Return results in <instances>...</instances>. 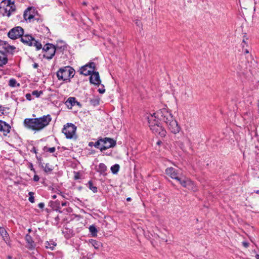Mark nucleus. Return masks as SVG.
Returning a JSON list of instances; mask_svg holds the SVG:
<instances>
[{"label":"nucleus","instance_id":"46","mask_svg":"<svg viewBox=\"0 0 259 259\" xmlns=\"http://www.w3.org/2000/svg\"><path fill=\"white\" fill-rule=\"evenodd\" d=\"M38 67V65L37 63H34L33 64V67L34 68H37V67Z\"/></svg>","mask_w":259,"mask_h":259},{"label":"nucleus","instance_id":"34","mask_svg":"<svg viewBox=\"0 0 259 259\" xmlns=\"http://www.w3.org/2000/svg\"><path fill=\"white\" fill-rule=\"evenodd\" d=\"M28 195L29 196L28 200L31 203L34 202V197L33 196L34 193L32 192H29L28 193Z\"/></svg>","mask_w":259,"mask_h":259},{"label":"nucleus","instance_id":"33","mask_svg":"<svg viewBox=\"0 0 259 259\" xmlns=\"http://www.w3.org/2000/svg\"><path fill=\"white\" fill-rule=\"evenodd\" d=\"M43 94V92L42 91H37L34 90L32 91V95L35 96L37 98L39 97V96Z\"/></svg>","mask_w":259,"mask_h":259},{"label":"nucleus","instance_id":"17","mask_svg":"<svg viewBox=\"0 0 259 259\" xmlns=\"http://www.w3.org/2000/svg\"><path fill=\"white\" fill-rule=\"evenodd\" d=\"M165 173L167 175L169 176L171 179L178 181V173L177 169L170 167L166 169Z\"/></svg>","mask_w":259,"mask_h":259},{"label":"nucleus","instance_id":"16","mask_svg":"<svg viewBox=\"0 0 259 259\" xmlns=\"http://www.w3.org/2000/svg\"><path fill=\"white\" fill-rule=\"evenodd\" d=\"M90 77V81L91 83L96 85H99L101 83L99 73L98 72H92Z\"/></svg>","mask_w":259,"mask_h":259},{"label":"nucleus","instance_id":"59","mask_svg":"<svg viewBox=\"0 0 259 259\" xmlns=\"http://www.w3.org/2000/svg\"><path fill=\"white\" fill-rule=\"evenodd\" d=\"M82 4H83V5H87V3H86L85 2H83V3H82Z\"/></svg>","mask_w":259,"mask_h":259},{"label":"nucleus","instance_id":"13","mask_svg":"<svg viewBox=\"0 0 259 259\" xmlns=\"http://www.w3.org/2000/svg\"><path fill=\"white\" fill-rule=\"evenodd\" d=\"M35 10L33 7H28L24 11L23 14L24 19L26 21L31 22L34 17Z\"/></svg>","mask_w":259,"mask_h":259},{"label":"nucleus","instance_id":"26","mask_svg":"<svg viewBox=\"0 0 259 259\" xmlns=\"http://www.w3.org/2000/svg\"><path fill=\"white\" fill-rule=\"evenodd\" d=\"M9 85L12 88L19 87L20 84L17 82L16 79L14 78H11L9 81Z\"/></svg>","mask_w":259,"mask_h":259},{"label":"nucleus","instance_id":"2","mask_svg":"<svg viewBox=\"0 0 259 259\" xmlns=\"http://www.w3.org/2000/svg\"><path fill=\"white\" fill-rule=\"evenodd\" d=\"M52 120L50 115H43L37 118H27L23 122L24 127L28 130L39 132L48 126Z\"/></svg>","mask_w":259,"mask_h":259},{"label":"nucleus","instance_id":"41","mask_svg":"<svg viewBox=\"0 0 259 259\" xmlns=\"http://www.w3.org/2000/svg\"><path fill=\"white\" fill-rule=\"evenodd\" d=\"M38 206L40 208L43 209L44 208V206H45V203L44 202H40V203H38Z\"/></svg>","mask_w":259,"mask_h":259},{"label":"nucleus","instance_id":"24","mask_svg":"<svg viewBox=\"0 0 259 259\" xmlns=\"http://www.w3.org/2000/svg\"><path fill=\"white\" fill-rule=\"evenodd\" d=\"M57 243L53 240H50L49 241H46L45 243V246L47 248H49L52 250H53L55 247L56 246Z\"/></svg>","mask_w":259,"mask_h":259},{"label":"nucleus","instance_id":"30","mask_svg":"<svg viewBox=\"0 0 259 259\" xmlns=\"http://www.w3.org/2000/svg\"><path fill=\"white\" fill-rule=\"evenodd\" d=\"M88 187L94 193H96L98 191L97 187L93 186V184L92 181H90L88 182Z\"/></svg>","mask_w":259,"mask_h":259},{"label":"nucleus","instance_id":"40","mask_svg":"<svg viewBox=\"0 0 259 259\" xmlns=\"http://www.w3.org/2000/svg\"><path fill=\"white\" fill-rule=\"evenodd\" d=\"M39 180V177L38 175H35L33 177V181L34 182H38Z\"/></svg>","mask_w":259,"mask_h":259},{"label":"nucleus","instance_id":"5","mask_svg":"<svg viewBox=\"0 0 259 259\" xmlns=\"http://www.w3.org/2000/svg\"><path fill=\"white\" fill-rule=\"evenodd\" d=\"M147 119L150 130L154 134L161 137L166 135V131L162 127L160 121L154 119V117L152 116H148Z\"/></svg>","mask_w":259,"mask_h":259},{"label":"nucleus","instance_id":"29","mask_svg":"<svg viewBox=\"0 0 259 259\" xmlns=\"http://www.w3.org/2000/svg\"><path fill=\"white\" fill-rule=\"evenodd\" d=\"M89 231L93 237H95L97 235V234L98 232V230L94 225H92L90 226Z\"/></svg>","mask_w":259,"mask_h":259},{"label":"nucleus","instance_id":"15","mask_svg":"<svg viewBox=\"0 0 259 259\" xmlns=\"http://www.w3.org/2000/svg\"><path fill=\"white\" fill-rule=\"evenodd\" d=\"M55 48L56 49V55H59L63 54L64 52L67 50V46L64 42L61 41L55 46Z\"/></svg>","mask_w":259,"mask_h":259},{"label":"nucleus","instance_id":"21","mask_svg":"<svg viewBox=\"0 0 259 259\" xmlns=\"http://www.w3.org/2000/svg\"><path fill=\"white\" fill-rule=\"evenodd\" d=\"M50 203V206L54 210L58 211L60 213L62 212V211L61 210V207L60 206V203L58 200L55 201L54 202L51 201Z\"/></svg>","mask_w":259,"mask_h":259},{"label":"nucleus","instance_id":"52","mask_svg":"<svg viewBox=\"0 0 259 259\" xmlns=\"http://www.w3.org/2000/svg\"><path fill=\"white\" fill-rule=\"evenodd\" d=\"M56 197H57V196H56V195H53V196H52V198H53V199H56Z\"/></svg>","mask_w":259,"mask_h":259},{"label":"nucleus","instance_id":"18","mask_svg":"<svg viewBox=\"0 0 259 259\" xmlns=\"http://www.w3.org/2000/svg\"><path fill=\"white\" fill-rule=\"evenodd\" d=\"M10 126L5 121L0 120V131L6 136L10 132Z\"/></svg>","mask_w":259,"mask_h":259},{"label":"nucleus","instance_id":"12","mask_svg":"<svg viewBox=\"0 0 259 259\" xmlns=\"http://www.w3.org/2000/svg\"><path fill=\"white\" fill-rule=\"evenodd\" d=\"M116 145V140L110 138H104L102 139V145L101 147V151L103 152L107 149L114 147Z\"/></svg>","mask_w":259,"mask_h":259},{"label":"nucleus","instance_id":"38","mask_svg":"<svg viewBox=\"0 0 259 259\" xmlns=\"http://www.w3.org/2000/svg\"><path fill=\"white\" fill-rule=\"evenodd\" d=\"M31 94H29V93H28L26 95L25 97H26V98L27 100L28 101H31L32 100L31 99Z\"/></svg>","mask_w":259,"mask_h":259},{"label":"nucleus","instance_id":"27","mask_svg":"<svg viewBox=\"0 0 259 259\" xmlns=\"http://www.w3.org/2000/svg\"><path fill=\"white\" fill-rule=\"evenodd\" d=\"M99 98L97 97L89 99V102L90 104L94 107L99 105Z\"/></svg>","mask_w":259,"mask_h":259},{"label":"nucleus","instance_id":"45","mask_svg":"<svg viewBox=\"0 0 259 259\" xmlns=\"http://www.w3.org/2000/svg\"><path fill=\"white\" fill-rule=\"evenodd\" d=\"M102 152H103V154H105L106 155H110L111 154V152H105V151H104Z\"/></svg>","mask_w":259,"mask_h":259},{"label":"nucleus","instance_id":"20","mask_svg":"<svg viewBox=\"0 0 259 259\" xmlns=\"http://www.w3.org/2000/svg\"><path fill=\"white\" fill-rule=\"evenodd\" d=\"M107 170V166L104 163H100L98 165L96 166V170L103 176L106 175V171Z\"/></svg>","mask_w":259,"mask_h":259},{"label":"nucleus","instance_id":"55","mask_svg":"<svg viewBox=\"0 0 259 259\" xmlns=\"http://www.w3.org/2000/svg\"><path fill=\"white\" fill-rule=\"evenodd\" d=\"M79 179V177L77 176H75V179L77 180Z\"/></svg>","mask_w":259,"mask_h":259},{"label":"nucleus","instance_id":"19","mask_svg":"<svg viewBox=\"0 0 259 259\" xmlns=\"http://www.w3.org/2000/svg\"><path fill=\"white\" fill-rule=\"evenodd\" d=\"M25 240L27 244V247L29 249H33L35 247V243L34 242L32 237L28 234L25 236Z\"/></svg>","mask_w":259,"mask_h":259},{"label":"nucleus","instance_id":"50","mask_svg":"<svg viewBox=\"0 0 259 259\" xmlns=\"http://www.w3.org/2000/svg\"><path fill=\"white\" fill-rule=\"evenodd\" d=\"M132 200L131 198V197H127L126 198V201H130L131 200Z\"/></svg>","mask_w":259,"mask_h":259},{"label":"nucleus","instance_id":"22","mask_svg":"<svg viewBox=\"0 0 259 259\" xmlns=\"http://www.w3.org/2000/svg\"><path fill=\"white\" fill-rule=\"evenodd\" d=\"M79 71H80V73L84 76L89 75L91 74V73L93 72L92 70H89V69H88V65H84L83 66H82L80 68Z\"/></svg>","mask_w":259,"mask_h":259},{"label":"nucleus","instance_id":"58","mask_svg":"<svg viewBox=\"0 0 259 259\" xmlns=\"http://www.w3.org/2000/svg\"><path fill=\"white\" fill-rule=\"evenodd\" d=\"M8 259H11L12 258V256H8Z\"/></svg>","mask_w":259,"mask_h":259},{"label":"nucleus","instance_id":"14","mask_svg":"<svg viewBox=\"0 0 259 259\" xmlns=\"http://www.w3.org/2000/svg\"><path fill=\"white\" fill-rule=\"evenodd\" d=\"M0 235L5 243L11 247V244L9 235L6 229L3 227H0Z\"/></svg>","mask_w":259,"mask_h":259},{"label":"nucleus","instance_id":"57","mask_svg":"<svg viewBox=\"0 0 259 259\" xmlns=\"http://www.w3.org/2000/svg\"><path fill=\"white\" fill-rule=\"evenodd\" d=\"M245 53L247 54L249 53L248 51L247 50H246L245 51Z\"/></svg>","mask_w":259,"mask_h":259},{"label":"nucleus","instance_id":"3","mask_svg":"<svg viewBox=\"0 0 259 259\" xmlns=\"http://www.w3.org/2000/svg\"><path fill=\"white\" fill-rule=\"evenodd\" d=\"M16 48L10 46L7 42L0 40V67H3L8 63L7 54L13 55Z\"/></svg>","mask_w":259,"mask_h":259},{"label":"nucleus","instance_id":"10","mask_svg":"<svg viewBox=\"0 0 259 259\" xmlns=\"http://www.w3.org/2000/svg\"><path fill=\"white\" fill-rule=\"evenodd\" d=\"M179 183L183 187L186 188L189 190H191L193 192H196L198 191V187L194 183V182L192 181L188 178H179Z\"/></svg>","mask_w":259,"mask_h":259},{"label":"nucleus","instance_id":"23","mask_svg":"<svg viewBox=\"0 0 259 259\" xmlns=\"http://www.w3.org/2000/svg\"><path fill=\"white\" fill-rule=\"evenodd\" d=\"M76 100L74 97H69L65 102V104L70 109H71L72 106L75 105Z\"/></svg>","mask_w":259,"mask_h":259},{"label":"nucleus","instance_id":"7","mask_svg":"<svg viewBox=\"0 0 259 259\" xmlns=\"http://www.w3.org/2000/svg\"><path fill=\"white\" fill-rule=\"evenodd\" d=\"M21 41L27 46L35 47L36 50H40L42 47L41 43L36 40L31 35L23 34L21 37Z\"/></svg>","mask_w":259,"mask_h":259},{"label":"nucleus","instance_id":"25","mask_svg":"<svg viewBox=\"0 0 259 259\" xmlns=\"http://www.w3.org/2000/svg\"><path fill=\"white\" fill-rule=\"evenodd\" d=\"M90 244L92 245L95 249H99L102 245V243L96 240L91 239L89 241Z\"/></svg>","mask_w":259,"mask_h":259},{"label":"nucleus","instance_id":"37","mask_svg":"<svg viewBox=\"0 0 259 259\" xmlns=\"http://www.w3.org/2000/svg\"><path fill=\"white\" fill-rule=\"evenodd\" d=\"M36 158L38 161L39 165H40L41 167H44V165L42 163V158L40 156H37V155H36Z\"/></svg>","mask_w":259,"mask_h":259},{"label":"nucleus","instance_id":"11","mask_svg":"<svg viewBox=\"0 0 259 259\" xmlns=\"http://www.w3.org/2000/svg\"><path fill=\"white\" fill-rule=\"evenodd\" d=\"M24 34V29L20 26H16L12 28L8 32V36L12 39L21 38Z\"/></svg>","mask_w":259,"mask_h":259},{"label":"nucleus","instance_id":"32","mask_svg":"<svg viewBox=\"0 0 259 259\" xmlns=\"http://www.w3.org/2000/svg\"><path fill=\"white\" fill-rule=\"evenodd\" d=\"M45 172H51L53 170V167L49 163H46L45 166L42 167Z\"/></svg>","mask_w":259,"mask_h":259},{"label":"nucleus","instance_id":"9","mask_svg":"<svg viewBox=\"0 0 259 259\" xmlns=\"http://www.w3.org/2000/svg\"><path fill=\"white\" fill-rule=\"evenodd\" d=\"M44 52V57L48 60L53 58L56 52L55 45L52 44H47L42 48Z\"/></svg>","mask_w":259,"mask_h":259},{"label":"nucleus","instance_id":"35","mask_svg":"<svg viewBox=\"0 0 259 259\" xmlns=\"http://www.w3.org/2000/svg\"><path fill=\"white\" fill-rule=\"evenodd\" d=\"M85 65L88 66L89 70H92L93 72H94V70L95 69V64L94 62H90L89 64H86Z\"/></svg>","mask_w":259,"mask_h":259},{"label":"nucleus","instance_id":"4","mask_svg":"<svg viewBox=\"0 0 259 259\" xmlns=\"http://www.w3.org/2000/svg\"><path fill=\"white\" fill-rule=\"evenodd\" d=\"M16 11L15 2L11 0H2L0 3V13L3 16L10 17Z\"/></svg>","mask_w":259,"mask_h":259},{"label":"nucleus","instance_id":"56","mask_svg":"<svg viewBox=\"0 0 259 259\" xmlns=\"http://www.w3.org/2000/svg\"><path fill=\"white\" fill-rule=\"evenodd\" d=\"M76 104L77 105H80V103L77 102V101H76Z\"/></svg>","mask_w":259,"mask_h":259},{"label":"nucleus","instance_id":"44","mask_svg":"<svg viewBox=\"0 0 259 259\" xmlns=\"http://www.w3.org/2000/svg\"><path fill=\"white\" fill-rule=\"evenodd\" d=\"M31 152H33L36 154L37 150L35 147H33L32 149L30 150Z\"/></svg>","mask_w":259,"mask_h":259},{"label":"nucleus","instance_id":"39","mask_svg":"<svg viewBox=\"0 0 259 259\" xmlns=\"http://www.w3.org/2000/svg\"><path fill=\"white\" fill-rule=\"evenodd\" d=\"M29 168H30V169L33 172L35 173L36 172V171L35 170V169L33 168V164L31 163H30L29 164Z\"/></svg>","mask_w":259,"mask_h":259},{"label":"nucleus","instance_id":"49","mask_svg":"<svg viewBox=\"0 0 259 259\" xmlns=\"http://www.w3.org/2000/svg\"><path fill=\"white\" fill-rule=\"evenodd\" d=\"M162 143V142L160 140L158 141L156 143V144L158 145H161Z\"/></svg>","mask_w":259,"mask_h":259},{"label":"nucleus","instance_id":"1","mask_svg":"<svg viewBox=\"0 0 259 259\" xmlns=\"http://www.w3.org/2000/svg\"><path fill=\"white\" fill-rule=\"evenodd\" d=\"M150 116H154L159 121L165 122L171 133L175 134L178 133V123L166 108L160 109Z\"/></svg>","mask_w":259,"mask_h":259},{"label":"nucleus","instance_id":"36","mask_svg":"<svg viewBox=\"0 0 259 259\" xmlns=\"http://www.w3.org/2000/svg\"><path fill=\"white\" fill-rule=\"evenodd\" d=\"M44 149V150H46L47 149V151L49 152L50 153H54L56 150V148L54 147L51 148H47L46 147H45Z\"/></svg>","mask_w":259,"mask_h":259},{"label":"nucleus","instance_id":"42","mask_svg":"<svg viewBox=\"0 0 259 259\" xmlns=\"http://www.w3.org/2000/svg\"><path fill=\"white\" fill-rule=\"evenodd\" d=\"M98 92L100 93V94H103L105 92V89L104 88V87L103 88H101V89H98Z\"/></svg>","mask_w":259,"mask_h":259},{"label":"nucleus","instance_id":"28","mask_svg":"<svg viewBox=\"0 0 259 259\" xmlns=\"http://www.w3.org/2000/svg\"><path fill=\"white\" fill-rule=\"evenodd\" d=\"M102 138H99L98 140L96 142H94V147L96 148L99 149L100 151L101 147H102Z\"/></svg>","mask_w":259,"mask_h":259},{"label":"nucleus","instance_id":"47","mask_svg":"<svg viewBox=\"0 0 259 259\" xmlns=\"http://www.w3.org/2000/svg\"><path fill=\"white\" fill-rule=\"evenodd\" d=\"M67 202L66 201H64V202H62L61 203V206H66L67 205Z\"/></svg>","mask_w":259,"mask_h":259},{"label":"nucleus","instance_id":"6","mask_svg":"<svg viewBox=\"0 0 259 259\" xmlns=\"http://www.w3.org/2000/svg\"><path fill=\"white\" fill-rule=\"evenodd\" d=\"M74 74V69L69 66L60 68L56 73L58 80H61L65 82H70V78H72Z\"/></svg>","mask_w":259,"mask_h":259},{"label":"nucleus","instance_id":"51","mask_svg":"<svg viewBox=\"0 0 259 259\" xmlns=\"http://www.w3.org/2000/svg\"><path fill=\"white\" fill-rule=\"evenodd\" d=\"M256 259H259V254H257L255 256Z\"/></svg>","mask_w":259,"mask_h":259},{"label":"nucleus","instance_id":"53","mask_svg":"<svg viewBox=\"0 0 259 259\" xmlns=\"http://www.w3.org/2000/svg\"><path fill=\"white\" fill-rule=\"evenodd\" d=\"M1 108H2V106H1V105H0V111H2V112H3V111H4V109H3V110H2Z\"/></svg>","mask_w":259,"mask_h":259},{"label":"nucleus","instance_id":"8","mask_svg":"<svg viewBox=\"0 0 259 259\" xmlns=\"http://www.w3.org/2000/svg\"><path fill=\"white\" fill-rule=\"evenodd\" d=\"M76 126L72 123H67L64 125L62 133L68 139H73L75 135Z\"/></svg>","mask_w":259,"mask_h":259},{"label":"nucleus","instance_id":"43","mask_svg":"<svg viewBox=\"0 0 259 259\" xmlns=\"http://www.w3.org/2000/svg\"><path fill=\"white\" fill-rule=\"evenodd\" d=\"M242 245L245 248H247L249 246V243L247 242L244 241L242 242Z\"/></svg>","mask_w":259,"mask_h":259},{"label":"nucleus","instance_id":"54","mask_svg":"<svg viewBox=\"0 0 259 259\" xmlns=\"http://www.w3.org/2000/svg\"><path fill=\"white\" fill-rule=\"evenodd\" d=\"M254 192L257 194H259V190L255 191Z\"/></svg>","mask_w":259,"mask_h":259},{"label":"nucleus","instance_id":"48","mask_svg":"<svg viewBox=\"0 0 259 259\" xmlns=\"http://www.w3.org/2000/svg\"><path fill=\"white\" fill-rule=\"evenodd\" d=\"M89 146H90V147H93V146H94V142H90L89 143Z\"/></svg>","mask_w":259,"mask_h":259},{"label":"nucleus","instance_id":"31","mask_svg":"<svg viewBox=\"0 0 259 259\" xmlns=\"http://www.w3.org/2000/svg\"><path fill=\"white\" fill-rule=\"evenodd\" d=\"M119 164H115L111 167V171L113 174H116L119 171Z\"/></svg>","mask_w":259,"mask_h":259}]
</instances>
